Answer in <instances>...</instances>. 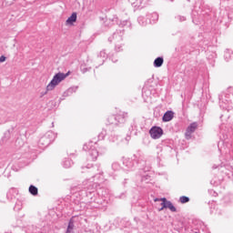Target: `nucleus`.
I'll return each mask as SVG.
<instances>
[{
	"label": "nucleus",
	"instance_id": "4468645a",
	"mask_svg": "<svg viewBox=\"0 0 233 233\" xmlns=\"http://www.w3.org/2000/svg\"><path fill=\"white\" fill-rule=\"evenodd\" d=\"M64 167H65V168H70V167H72V160H70V159L65 160Z\"/></svg>",
	"mask_w": 233,
	"mask_h": 233
},
{
	"label": "nucleus",
	"instance_id": "423d86ee",
	"mask_svg": "<svg viewBox=\"0 0 233 233\" xmlns=\"http://www.w3.org/2000/svg\"><path fill=\"white\" fill-rule=\"evenodd\" d=\"M172 119H174V112L167 111L163 116V121L167 123L168 121H172Z\"/></svg>",
	"mask_w": 233,
	"mask_h": 233
},
{
	"label": "nucleus",
	"instance_id": "f3484780",
	"mask_svg": "<svg viewBox=\"0 0 233 233\" xmlns=\"http://www.w3.org/2000/svg\"><path fill=\"white\" fill-rule=\"evenodd\" d=\"M5 61H6V56H0V63H5Z\"/></svg>",
	"mask_w": 233,
	"mask_h": 233
},
{
	"label": "nucleus",
	"instance_id": "9b49d317",
	"mask_svg": "<svg viewBox=\"0 0 233 233\" xmlns=\"http://www.w3.org/2000/svg\"><path fill=\"white\" fill-rule=\"evenodd\" d=\"M89 154H90L93 161H96V159H97V157L99 156V153L97 152L96 149H92Z\"/></svg>",
	"mask_w": 233,
	"mask_h": 233
},
{
	"label": "nucleus",
	"instance_id": "f8f14e48",
	"mask_svg": "<svg viewBox=\"0 0 233 233\" xmlns=\"http://www.w3.org/2000/svg\"><path fill=\"white\" fill-rule=\"evenodd\" d=\"M72 230H74V221L71 219L69 221V225L67 227L66 233H74V231H72Z\"/></svg>",
	"mask_w": 233,
	"mask_h": 233
},
{
	"label": "nucleus",
	"instance_id": "0eeeda50",
	"mask_svg": "<svg viewBox=\"0 0 233 233\" xmlns=\"http://www.w3.org/2000/svg\"><path fill=\"white\" fill-rule=\"evenodd\" d=\"M147 3H148V0H136L133 5L136 8H143Z\"/></svg>",
	"mask_w": 233,
	"mask_h": 233
},
{
	"label": "nucleus",
	"instance_id": "ddd939ff",
	"mask_svg": "<svg viewBox=\"0 0 233 233\" xmlns=\"http://www.w3.org/2000/svg\"><path fill=\"white\" fill-rule=\"evenodd\" d=\"M29 192L33 196H37V187H35V186H30L29 187Z\"/></svg>",
	"mask_w": 233,
	"mask_h": 233
},
{
	"label": "nucleus",
	"instance_id": "1a4fd4ad",
	"mask_svg": "<svg viewBox=\"0 0 233 233\" xmlns=\"http://www.w3.org/2000/svg\"><path fill=\"white\" fill-rule=\"evenodd\" d=\"M163 57H157V59H155L154 61V66L156 68H159L160 66H163Z\"/></svg>",
	"mask_w": 233,
	"mask_h": 233
},
{
	"label": "nucleus",
	"instance_id": "aec40b11",
	"mask_svg": "<svg viewBox=\"0 0 233 233\" xmlns=\"http://www.w3.org/2000/svg\"><path fill=\"white\" fill-rule=\"evenodd\" d=\"M213 168H218V167H216V166H213Z\"/></svg>",
	"mask_w": 233,
	"mask_h": 233
},
{
	"label": "nucleus",
	"instance_id": "20e7f679",
	"mask_svg": "<svg viewBox=\"0 0 233 233\" xmlns=\"http://www.w3.org/2000/svg\"><path fill=\"white\" fill-rule=\"evenodd\" d=\"M198 128V123L194 122L188 126V127L186 130V139H190L192 137V134L196 132V129Z\"/></svg>",
	"mask_w": 233,
	"mask_h": 233
},
{
	"label": "nucleus",
	"instance_id": "7ed1b4c3",
	"mask_svg": "<svg viewBox=\"0 0 233 233\" xmlns=\"http://www.w3.org/2000/svg\"><path fill=\"white\" fill-rule=\"evenodd\" d=\"M149 134H150L152 139H159V137H161V136H163V129L159 127H153L149 130Z\"/></svg>",
	"mask_w": 233,
	"mask_h": 233
},
{
	"label": "nucleus",
	"instance_id": "6ab92c4d",
	"mask_svg": "<svg viewBox=\"0 0 233 233\" xmlns=\"http://www.w3.org/2000/svg\"><path fill=\"white\" fill-rule=\"evenodd\" d=\"M142 19H143L142 17L138 18V22L141 23Z\"/></svg>",
	"mask_w": 233,
	"mask_h": 233
},
{
	"label": "nucleus",
	"instance_id": "dca6fc26",
	"mask_svg": "<svg viewBox=\"0 0 233 233\" xmlns=\"http://www.w3.org/2000/svg\"><path fill=\"white\" fill-rule=\"evenodd\" d=\"M155 201H161V206L165 207V203L167 201V198H155Z\"/></svg>",
	"mask_w": 233,
	"mask_h": 233
},
{
	"label": "nucleus",
	"instance_id": "f03ea898",
	"mask_svg": "<svg viewBox=\"0 0 233 233\" xmlns=\"http://www.w3.org/2000/svg\"><path fill=\"white\" fill-rule=\"evenodd\" d=\"M54 137H56V135L53 132H47L45 137L40 138V145H45L46 147H48V145L52 143Z\"/></svg>",
	"mask_w": 233,
	"mask_h": 233
},
{
	"label": "nucleus",
	"instance_id": "9d476101",
	"mask_svg": "<svg viewBox=\"0 0 233 233\" xmlns=\"http://www.w3.org/2000/svg\"><path fill=\"white\" fill-rule=\"evenodd\" d=\"M224 57L226 59V61H230V59H232V57H233L232 51L229 49L226 50L224 53Z\"/></svg>",
	"mask_w": 233,
	"mask_h": 233
},
{
	"label": "nucleus",
	"instance_id": "a211bd4d",
	"mask_svg": "<svg viewBox=\"0 0 233 233\" xmlns=\"http://www.w3.org/2000/svg\"><path fill=\"white\" fill-rule=\"evenodd\" d=\"M178 19H179V21H186V17L185 16H178Z\"/></svg>",
	"mask_w": 233,
	"mask_h": 233
},
{
	"label": "nucleus",
	"instance_id": "39448f33",
	"mask_svg": "<svg viewBox=\"0 0 233 233\" xmlns=\"http://www.w3.org/2000/svg\"><path fill=\"white\" fill-rule=\"evenodd\" d=\"M164 208H169L171 212H176V207L172 204V202L166 199V203H164V207H162L159 211L163 210Z\"/></svg>",
	"mask_w": 233,
	"mask_h": 233
},
{
	"label": "nucleus",
	"instance_id": "2eb2a0df",
	"mask_svg": "<svg viewBox=\"0 0 233 233\" xmlns=\"http://www.w3.org/2000/svg\"><path fill=\"white\" fill-rule=\"evenodd\" d=\"M180 203H188L190 201V198L187 197H180L179 198Z\"/></svg>",
	"mask_w": 233,
	"mask_h": 233
},
{
	"label": "nucleus",
	"instance_id": "6e6552de",
	"mask_svg": "<svg viewBox=\"0 0 233 233\" xmlns=\"http://www.w3.org/2000/svg\"><path fill=\"white\" fill-rule=\"evenodd\" d=\"M76 21H77V14L73 13L66 21V25H74Z\"/></svg>",
	"mask_w": 233,
	"mask_h": 233
},
{
	"label": "nucleus",
	"instance_id": "f257e3e1",
	"mask_svg": "<svg viewBox=\"0 0 233 233\" xmlns=\"http://www.w3.org/2000/svg\"><path fill=\"white\" fill-rule=\"evenodd\" d=\"M69 76V73H57L56 74L50 83L46 86V92L44 93V96L48 94V92H52V90L56 89V86H57L62 81H65L66 78Z\"/></svg>",
	"mask_w": 233,
	"mask_h": 233
}]
</instances>
